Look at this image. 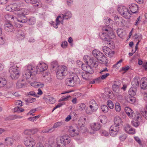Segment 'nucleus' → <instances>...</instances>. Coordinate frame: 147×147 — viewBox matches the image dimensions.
<instances>
[{
	"instance_id": "f257e3e1",
	"label": "nucleus",
	"mask_w": 147,
	"mask_h": 147,
	"mask_svg": "<svg viewBox=\"0 0 147 147\" xmlns=\"http://www.w3.org/2000/svg\"><path fill=\"white\" fill-rule=\"evenodd\" d=\"M47 68V65L44 63H40L36 67L32 64H28L24 67L23 77L24 79H27L31 76L42 72Z\"/></svg>"
},
{
	"instance_id": "f03ea898",
	"label": "nucleus",
	"mask_w": 147,
	"mask_h": 147,
	"mask_svg": "<svg viewBox=\"0 0 147 147\" xmlns=\"http://www.w3.org/2000/svg\"><path fill=\"white\" fill-rule=\"evenodd\" d=\"M51 67L57 71L56 73V76L58 79H63L68 74L67 68L65 66H58L56 61H54L51 63Z\"/></svg>"
},
{
	"instance_id": "7ed1b4c3",
	"label": "nucleus",
	"mask_w": 147,
	"mask_h": 147,
	"mask_svg": "<svg viewBox=\"0 0 147 147\" xmlns=\"http://www.w3.org/2000/svg\"><path fill=\"white\" fill-rule=\"evenodd\" d=\"M102 30L103 32L101 34H100V38L105 42H109V43L106 42L107 44H111V43L110 42L111 39L115 37L114 33L112 31L111 28L108 27H103Z\"/></svg>"
},
{
	"instance_id": "20e7f679",
	"label": "nucleus",
	"mask_w": 147,
	"mask_h": 147,
	"mask_svg": "<svg viewBox=\"0 0 147 147\" xmlns=\"http://www.w3.org/2000/svg\"><path fill=\"white\" fill-rule=\"evenodd\" d=\"M18 9L16 10L15 13L17 14L18 18L17 19V20L18 22L24 23L27 21V18L25 15L28 14L29 11L26 9L22 8L18 6Z\"/></svg>"
},
{
	"instance_id": "39448f33",
	"label": "nucleus",
	"mask_w": 147,
	"mask_h": 147,
	"mask_svg": "<svg viewBox=\"0 0 147 147\" xmlns=\"http://www.w3.org/2000/svg\"><path fill=\"white\" fill-rule=\"evenodd\" d=\"M70 140V138L68 135H63L60 138L59 141L57 142V146L65 147V146L69 143Z\"/></svg>"
},
{
	"instance_id": "423d86ee",
	"label": "nucleus",
	"mask_w": 147,
	"mask_h": 147,
	"mask_svg": "<svg viewBox=\"0 0 147 147\" xmlns=\"http://www.w3.org/2000/svg\"><path fill=\"white\" fill-rule=\"evenodd\" d=\"M72 74L75 76L67 79L65 81L66 84L69 86H73L74 85V83L78 84L80 83V80L78 78V76L74 73Z\"/></svg>"
},
{
	"instance_id": "0eeeda50",
	"label": "nucleus",
	"mask_w": 147,
	"mask_h": 147,
	"mask_svg": "<svg viewBox=\"0 0 147 147\" xmlns=\"http://www.w3.org/2000/svg\"><path fill=\"white\" fill-rule=\"evenodd\" d=\"M9 72L11 78L13 80H16L19 77L20 74L18 68L15 66L10 67L9 69Z\"/></svg>"
},
{
	"instance_id": "6e6552de",
	"label": "nucleus",
	"mask_w": 147,
	"mask_h": 147,
	"mask_svg": "<svg viewBox=\"0 0 147 147\" xmlns=\"http://www.w3.org/2000/svg\"><path fill=\"white\" fill-rule=\"evenodd\" d=\"M86 119L84 117H80L78 121V127L80 128L79 131L83 130L82 132H84L87 131V129L85 126V123L86 121Z\"/></svg>"
},
{
	"instance_id": "1a4fd4ad",
	"label": "nucleus",
	"mask_w": 147,
	"mask_h": 147,
	"mask_svg": "<svg viewBox=\"0 0 147 147\" xmlns=\"http://www.w3.org/2000/svg\"><path fill=\"white\" fill-rule=\"evenodd\" d=\"M24 143L27 147H33L35 144L34 139L30 137L25 138Z\"/></svg>"
},
{
	"instance_id": "9d476101",
	"label": "nucleus",
	"mask_w": 147,
	"mask_h": 147,
	"mask_svg": "<svg viewBox=\"0 0 147 147\" xmlns=\"http://www.w3.org/2000/svg\"><path fill=\"white\" fill-rule=\"evenodd\" d=\"M119 131V126L114 124L110 127L109 132L111 136H115Z\"/></svg>"
},
{
	"instance_id": "9b49d317",
	"label": "nucleus",
	"mask_w": 147,
	"mask_h": 147,
	"mask_svg": "<svg viewBox=\"0 0 147 147\" xmlns=\"http://www.w3.org/2000/svg\"><path fill=\"white\" fill-rule=\"evenodd\" d=\"M103 52L108 57H112L114 55L115 52L112 51L110 49L106 46L103 47L102 48Z\"/></svg>"
},
{
	"instance_id": "f8f14e48",
	"label": "nucleus",
	"mask_w": 147,
	"mask_h": 147,
	"mask_svg": "<svg viewBox=\"0 0 147 147\" xmlns=\"http://www.w3.org/2000/svg\"><path fill=\"white\" fill-rule=\"evenodd\" d=\"M14 32L16 34V37L18 40H21L24 39L25 37V34L24 32L20 30H15Z\"/></svg>"
},
{
	"instance_id": "ddd939ff",
	"label": "nucleus",
	"mask_w": 147,
	"mask_h": 147,
	"mask_svg": "<svg viewBox=\"0 0 147 147\" xmlns=\"http://www.w3.org/2000/svg\"><path fill=\"white\" fill-rule=\"evenodd\" d=\"M82 69L87 73L92 74L94 73V70L90 66L88 65L82 64Z\"/></svg>"
},
{
	"instance_id": "4468645a",
	"label": "nucleus",
	"mask_w": 147,
	"mask_h": 147,
	"mask_svg": "<svg viewBox=\"0 0 147 147\" xmlns=\"http://www.w3.org/2000/svg\"><path fill=\"white\" fill-rule=\"evenodd\" d=\"M5 30L8 32H14L15 31L14 27L10 23L5 24L4 25Z\"/></svg>"
},
{
	"instance_id": "2eb2a0df",
	"label": "nucleus",
	"mask_w": 147,
	"mask_h": 147,
	"mask_svg": "<svg viewBox=\"0 0 147 147\" xmlns=\"http://www.w3.org/2000/svg\"><path fill=\"white\" fill-rule=\"evenodd\" d=\"M129 8L130 9V12L131 14L135 13L138 12V5L136 4H131L129 5Z\"/></svg>"
},
{
	"instance_id": "dca6fc26",
	"label": "nucleus",
	"mask_w": 147,
	"mask_h": 147,
	"mask_svg": "<svg viewBox=\"0 0 147 147\" xmlns=\"http://www.w3.org/2000/svg\"><path fill=\"white\" fill-rule=\"evenodd\" d=\"M90 109L96 111L98 109V105L94 100H91L89 102Z\"/></svg>"
},
{
	"instance_id": "f3484780",
	"label": "nucleus",
	"mask_w": 147,
	"mask_h": 147,
	"mask_svg": "<svg viewBox=\"0 0 147 147\" xmlns=\"http://www.w3.org/2000/svg\"><path fill=\"white\" fill-rule=\"evenodd\" d=\"M79 131L76 130L73 127L71 126L69 129V135L71 136H75L79 134Z\"/></svg>"
},
{
	"instance_id": "a211bd4d",
	"label": "nucleus",
	"mask_w": 147,
	"mask_h": 147,
	"mask_svg": "<svg viewBox=\"0 0 147 147\" xmlns=\"http://www.w3.org/2000/svg\"><path fill=\"white\" fill-rule=\"evenodd\" d=\"M120 83L118 81H116L112 86L113 90L115 92L119 93L120 92Z\"/></svg>"
},
{
	"instance_id": "6ab92c4d",
	"label": "nucleus",
	"mask_w": 147,
	"mask_h": 147,
	"mask_svg": "<svg viewBox=\"0 0 147 147\" xmlns=\"http://www.w3.org/2000/svg\"><path fill=\"white\" fill-rule=\"evenodd\" d=\"M93 56L98 60L101 57L103 56V54L100 51L96 49L94 50L92 52Z\"/></svg>"
},
{
	"instance_id": "aec40b11",
	"label": "nucleus",
	"mask_w": 147,
	"mask_h": 147,
	"mask_svg": "<svg viewBox=\"0 0 147 147\" xmlns=\"http://www.w3.org/2000/svg\"><path fill=\"white\" fill-rule=\"evenodd\" d=\"M18 5L16 4H15L13 5H9L6 7V9L9 11H14L15 12H16V10H17V9Z\"/></svg>"
},
{
	"instance_id": "412c9836",
	"label": "nucleus",
	"mask_w": 147,
	"mask_h": 147,
	"mask_svg": "<svg viewBox=\"0 0 147 147\" xmlns=\"http://www.w3.org/2000/svg\"><path fill=\"white\" fill-rule=\"evenodd\" d=\"M43 80L45 82H50L51 81V79L50 74L49 72H47L42 75Z\"/></svg>"
},
{
	"instance_id": "4be33fe9",
	"label": "nucleus",
	"mask_w": 147,
	"mask_h": 147,
	"mask_svg": "<svg viewBox=\"0 0 147 147\" xmlns=\"http://www.w3.org/2000/svg\"><path fill=\"white\" fill-rule=\"evenodd\" d=\"M64 123L62 121H58L55 123L53 127L49 129V131H54V129L56 128L59 127H60L63 125H64Z\"/></svg>"
},
{
	"instance_id": "5701e85b",
	"label": "nucleus",
	"mask_w": 147,
	"mask_h": 147,
	"mask_svg": "<svg viewBox=\"0 0 147 147\" xmlns=\"http://www.w3.org/2000/svg\"><path fill=\"white\" fill-rule=\"evenodd\" d=\"M140 78L138 77H136L134 79V80L131 83L133 87L136 88H137V87L139 86V82L140 81Z\"/></svg>"
},
{
	"instance_id": "b1692460",
	"label": "nucleus",
	"mask_w": 147,
	"mask_h": 147,
	"mask_svg": "<svg viewBox=\"0 0 147 147\" xmlns=\"http://www.w3.org/2000/svg\"><path fill=\"white\" fill-rule=\"evenodd\" d=\"M114 124L119 126L122 125L123 121L121 118L119 116L115 117L114 120Z\"/></svg>"
},
{
	"instance_id": "393cba45",
	"label": "nucleus",
	"mask_w": 147,
	"mask_h": 147,
	"mask_svg": "<svg viewBox=\"0 0 147 147\" xmlns=\"http://www.w3.org/2000/svg\"><path fill=\"white\" fill-rule=\"evenodd\" d=\"M88 63L92 65L95 67H96L98 65V61H96V59L93 57L90 58Z\"/></svg>"
},
{
	"instance_id": "a878e982",
	"label": "nucleus",
	"mask_w": 147,
	"mask_h": 147,
	"mask_svg": "<svg viewBox=\"0 0 147 147\" xmlns=\"http://www.w3.org/2000/svg\"><path fill=\"white\" fill-rule=\"evenodd\" d=\"M14 142V140L11 137H7L5 140V144L7 146H11Z\"/></svg>"
},
{
	"instance_id": "bb28decb",
	"label": "nucleus",
	"mask_w": 147,
	"mask_h": 147,
	"mask_svg": "<svg viewBox=\"0 0 147 147\" xmlns=\"http://www.w3.org/2000/svg\"><path fill=\"white\" fill-rule=\"evenodd\" d=\"M125 111L126 113L127 114L128 116L130 118L133 117L134 112L133 110L129 107H126L125 108Z\"/></svg>"
},
{
	"instance_id": "cd10ccee",
	"label": "nucleus",
	"mask_w": 147,
	"mask_h": 147,
	"mask_svg": "<svg viewBox=\"0 0 147 147\" xmlns=\"http://www.w3.org/2000/svg\"><path fill=\"white\" fill-rule=\"evenodd\" d=\"M63 14H62V16L63 18L65 20L69 19L71 18L72 14L71 12L68 11L66 10L65 12H63Z\"/></svg>"
},
{
	"instance_id": "c85d7f7f",
	"label": "nucleus",
	"mask_w": 147,
	"mask_h": 147,
	"mask_svg": "<svg viewBox=\"0 0 147 147\" xmlns=\"http://www.w3.org/2000/svg\"><path fill=\"white\" fill-rule=\"evenodd\" d=\"M98 122H99V121H100L101 123L104 124H105L107 121V117L104 115L99 116L98 118Z\"/></svg>"
},
{
	"instance_id": "c756f323",
	"label": "nucleus",
	"mask_w": 147,
	"mask_h": 147,
	"mask_svg": "<svg viewBox=\"0 0 147 147\" xmlns=\"http://www.w3.org/2000/svg\"><path fill=\"white\" fill-rule=\"evenodd\" d=\"M31 85L35 88H40L43 87L44 85L43 83L34 82L31 83Z\"/></svg>"
},
{
	"instance_id": "7c9ffc66",
	"label": "nucleus",
	"mask_w": 147,
	"mask_h": 147,
	"mask_svg": "<svg viewBox=\"0 0 147 147\" xmlns=\"http://www.w3.org/2000/svg\"><path fill=\"white\" fill-rule=\"evenodd\" d=\"M145 80H146V78H142L140 80V82L142 83L140 85V87L142 89H145L147 88V82L144 81Z\"/></svg>"
},
{
	"instance_id": "2f4dec72",
	"label": "nucleus",
	"mask_w": 147,
	"mask_h": 147,
	"mask_svg": "<svg viewBox=\"0 0 147 147\" xmlns=\"http://www.w3.org/2000/svg\"><path fill=\"white\" fill-rule=\"evenodd\" d=\"M104 22L105 23V24L106 25L105 27H108L110 28H112L111 25L113 24V21L110 18L105 20Z\"/></svg>"
},
{
	"instance_id": "473e14b6",
	"label": "nucleus",
	"mask_w": 147,
	"mask_h": 147,
	"mask_svg": "<svg viewBox=\"0 0 147 147\" xmlns=\"http://www.w3.org/2000/svg\"><path fill=\"white\" fill-rule=\"evenodd\" d=\"M131 13L130 11H129L128 9H125L124 14H123L122 16L125 18L129 19L131 17Z\"/></svg>"
},
{
	"instance_id": "72a5a7b5",
	"label": "nucleus",
	"mask_w": 147,
	"mask_h": 147,
	"mask_svg": "<svg viewBox=\"0 0 147 147\" xmlns=\"http://www.w3.org/2000/svg\"><path fill=\"white\" fill-rule=\"evenodd\" d=\"M125 130L126 132L130 134H134L135 133V129L130 128V126L129 125L125 127Z\"/></svg>"
},
{
	"instance_id": "f704fd0d",
	"label": "nucleus",
	"mask_w": 147,
	"mask_h": 147,
	"mask_svg": "<svg viewBox=\"0 0 147 147\" xmlns=\"http://www.w3.org/2000/svg\"><path fill=\"white\" fill-rule=\"evenodd\" d=\"M98 122L97 123H94L91 125V128L95 131H97L100 129V124Z\"/></svg>"
},
{
	"instance_id": "c9c22d12",
	"label": "nucleus",
	"mask_w": 147,
	"mask_h": 147,
	"mask_svg": "<svg viewBox=\"0 0 147 147\" xmlns=\"http://www.w3.org/2000/svg\"><path fill=\"white\" fill-rule=\"evenodd\" d=\"M102 76L96 79V82L98 83L100 81V80H104L108 76H109V73H106L104 74H101Z\"/></svg>"
},
{
	"instance_id": "e433bc0d",
	"label": "nucleus",
	"mask_w": 147,
	"mask_h": 147,
	"mask_svg": "<svg viewBox=\"0 0 147 147\" xmlns=\"http://www.w3.org/2000/svg\"><path fill=\"white\" fill-rule=\"evenodd\" d=\"M102 64H106L108 63V60L107 57L104 55L103 56L101 57L98 60Z\"/></svg>"
},
{
	"instance_id": "4c0bfd02",
	"label": "nucleus",
	"mask_w": 147,
	"mask_h": 147,
	"mask_svg": "<svg viewBox=\"0 0 147 147\" xmlns=\"http://www.w3.org/2000/svg\"><path fill=\"white\" fill-rule=\"evenodd\" d=\"M136 90L137 88L136 87H131L129 91V94L132 96H134L136 95Z\"/></svg>"
},
{
	"instance_id": "58836bf2",
	"label": "nucleus",
	"mask_w": 147,
	"mask_h": 147,
	"mask_svg": "<svg viewBox=\"0 0 147 147\" xmlns=\"http://www.w3.org/2000/svg\"><path fill=\"white\" fill-rule=\"evenodd\" d=\"M7 80L4 78L0 77V88L4 87L7 84Z\"/></svg>"
},
{
	"instance_id": "ea45409f",
	"label": "nucleus",
	"mask_w": 147,
	"mask_h": 147,
	"mask_svg": "<svg viewBox=\"0 0 147 147\" xmlns=\"http://www.w3.org/2000/svg\"><path fill=\"white\" fill-rule=\"evenodd\" d=\"M45 99L47 102L50 104H53L55 102V99L53 97L49 96L45 98Z\"/></svg>"
},
{
	"instance_id": "a19ab883",
	"label": "nucleus",
	"mask_w": 147,
	"mask_h": 147,
	"mask_svg": "<svg viewBox=\"0 0 147 147\" xmlns=\"http://www.w3.org/2000/svg\"><path fill=\"white\" fill-rule=\"evenodd\" d=\"M0 35V45H3L4 44L6 40V36L4 34Z\"/></svg>"
},
{
	"instance_id": "79ce46f5",
	"label": "nucleus",
	"mask_w": 147,
	"mask_h": 147,
	"mask_svg": "<svg viewBox=\"0 0 147 147\" xmlns=\"http://www.w3.org/2000/svg\"><path fill=\"white\" fill-rule=\"evenodd\" d=\"M127 8L125 6H121L118 7V11L119 13L122 16L125 12V10L127 9Z\"/></svg>"
},
{
	"instance_id": "37998d69",
	"label": "nucleus",
	"mask_w": 147,
	"mask_h": 147,
	"mask_svg": "<svg viewBox=\"0 0 147 147\" xmlns=\"http://www.w3.org/2000/svg\"><path fill=\"white\" fill-rule=\"evenodd\" d=\"M23 80H22L21 81H18L16 84V88H23L24 86V84L22 82L23 81Z\"/></svg>"
},
{
	"instance_id": "c03bdc74",
	"label": "nucleus",
	"mask_w": 147,
	"mask_h": 147,
	"mask_svg": "<svg viewBox=\"0 0 147 147\" xmlns=\"http://www.w3.org/2000/svg\"><path fill=\"white\" fill-rule=\"evenodd\" d=\"M86 105L84 103H81L79 104L78 106V109L80 111H82L85 109Z\"/></svg>"
},
{
	"instance_id": "a18cd8bd",
	"label": "nucleus",
	"mask_w": 147,
	"mask_h": 147,
	"mask_svg": "<svg viewBox=\"0 0 147 147\" xmlns=\"http://www.w3.org/2000/svg\"><path fill=\"white\" fill-rule=\"evenodd\" d=\"M5 19L9 21H11L14 18L13 16L11 15L6 14L4 16Z\"/></svg>"
},
{
	"instance_id": "49530a36",
	"label": "nucleus",
	"mask_w": 147,
	"mask_h": 147,
	"mask_svg": "<svg viewBox=\"0 0 147 147\" xmlns=\"http://www.w3.org/2000/svg\"><path fill=\"white\" fill-rule=\"evenodd\" d=\"M101 109L103 112L106 113L108 111V108L107 106L105 105H103L101 106Z\"/></svg>"
},
{
	"instance_id": "de8ad7c7",
	"label": "nucleus",
	"mask_w": 147,
	"mask_h": 147,
	"mask_svg": "<svg viewBox=\"0 0 147 147\" xmlns=\"http://www.w3.org/2000/svg\"><path fill=\"white\" fill-rule=\"evenodd\" d=\"M36 22L35 19L34 17H32L29 19L28 23L29 24L32 25L35 24Z\"/></svg>"
},
{
	"instance_id": "09e8293b",
	"label": "nucleus",
	"mask_w": 147,
	"mask_h": 147,
	"mask_svg": "<svg viewBox=\"0 0 147 147\" xmlns=\"http://www.w3.org/2000/svg\"><path fill=\"white\" fill-rule=\"evenodd\" d=\"M87 73L86 72H82L79 73V74L84 79L87 80L88 79V76Z\"/></svg>"
},
{
	"instance_id": "8fccbe9b",
	"label": "nucleus",
	"mask_w": 147,
	"mask_h": 147,
	"mask_svg": "<svg viewBox=\"0 0 147 147\" xmlns=\"http://www.w3.org/2000/svg\"><path fill=\"white\" fill-rule=\"evenodd\" d=\"M127 134H122L119 137V139L120 141H123L127 138Z\"/></svg>"
},
{
	"instance_id": "3c124183",
	"label": "nucleus",
	"mask_w": 147,
	"mask_h": 147,
	"mask_svg": "<svg viewBox=\"0 0 147 147\" xmlns=\"http://www.w3.org/2000/svg\"><path fill=\"white\" fill-rule=\"evenodd\" d=\"M107 105L111 109H112L113 108L114 105L111 100H108L107 102Z\"/></svg>"
},
{
	"instance_id": "603ef678",
	"label": "nucleus",
	"mask_w": 147,
	"mask_h": 147,
	"mask_svg": "<svg viewBox=\"0 0 147 147\" xmlns=\"http://www.w3.org/2000/svg\"><path fill=\"white\" fill-rule=\"evenodd\" d=\"M36 99L34 98H29L27 99H26L25 101L26 102L32 103L35 101Z\"/></svg>"
},
{
	"instance_id": "864d4df0",
	"label": "nucleus",
	"mask_w": 147,
	"mask_h": 147,
	"mask_svg": "<svg viewBox=\"0 0 147 147\" xmlns=\"http://www.w3.org/2000/svg\"><path fill=\"white\" fill-rule=\"evenodd\" d=\"M123 60L121 59L118 61L113 66L114 67L117 69L119 68L121 66V63L122 62Z\"/></svg>"
},
{
	"instance_id": "5fc2aeb1",
	"label": "nucleus",
	"mask_w": 147,
	"mask_h": 147,
	"mask_svg": "<svg viewBox=\"0 0 147 147\" xmlns=\"http://www.w3.org/2000/svg\"><path fill=\"white\" fill-rule=\"evenodd\" d=\"M108 71V70L107 67H105L101 69L100 72V74H105L107 73Z\"/></svg>"
},
{
	"instance_id": "6e6d98bb",
	"label": "nucleus",
	"mask_w": 147,
	"mask_h": 147,
	"mask_svg": "<svg viewBox=\"0 0 147 147\" xmlns=\"http://www.w3.org/2000/svg\"><path fill=\"white\" fill-rule=\"evenodd\" d=\"M132 125L134 126L137 127L139 124V122L137 120L132 121L131 122Z\"/></svg>"
},
{
	"instance_id": "4d7b16f0",
	"label": "nucleus",
	"mask_w": 147,
	"mask_h": 147,
	"mask_svg": "<svg viewBox=\"0 0 147 147\" xmlns=\"http://www.w3.org/2000/svg\"><path fill=\"white\" fill-rule=\"evenodd\" d=\"M39 116L38 115L32 117H30L28 118V119L30 121H34L36 120L38 118H39Z\"/></svg>"
},
{
	"instance_id": "13d9d810",
	"label": "nucleus",
	"mask_w": 147,
	"mask_h": 147,
	"mask_svg": "<svg viewBox=\"0 0 147 147\" xmlns=\"http://www.w3.org/2000/svg\"><path fill=\"white\" fill-rule=\"evenodd\" d=\"M127 101L128 102L131 103H133L135 102V99L134 97H131L128 98Z\"/></svg>"
},
{
	"instance_id": "bf43d9fd",
	"label": "nucleus",
	"mask_w": 147,
	"mask_h": 147,
	"mask_svg": "<svg viewBox=\"0 0 147 147\" xmlns=\"http://www.w3.org/2000/svg\"><path fill=\"white\" fill-rule=\"evenodd\" d=\"M115 109L117 112H119L121 110V107L119 103H116L115 106Z\"/></svg>"
},
{
	"instance_id": "052dcab7",
	"label": "nucleus",
	"mask_w": 147,
	"mask_h": 147,
	"mask_svg": "<svg viewBox=\"0 0 147 147\" xmlns=\"http://www.w3.org/2000/svg\"><path fill=\"white\" fill-rule=\"evenodd\" d=\"M86 113L88 114H91L93 112H95L94 111L90 109V107L86 108Z\"/></svg>"
},
{
	"instance_id": "680f3d73",
	"label": "nucleus",
	"mask_w": 147,
	"mask_h": 147,
	"mask_svg": "<svg viewBox=\"0 0 147 147\" xmlns=\"http://www.w3.org/2000/svg\"><path fill=\"white\" fill-rule=\"evenodd\" d=\"M34 6L35 7H41L42 6L41 2L39 0V1H37V2H36Z\"/></svg>"
},
{
	"instance_id": "e2e57ef3",
	"label": "nucleus",
	"mask_w": 147,
	"mask_h": 147,
	"mask_svg": "<svg viewBox=\"0 0 147 147\" xmlns=\"http://www.w3.org/2000/svg\"><path fill=\"white\" fill-rule=\"evenodd\" d=\"M70 96H64L62 97L59 100V101H66L67 100L69 97H70Z\"/></svg>"
},
{
	"instance_id": "0e129e2a",
	"label": "nucleus",
	"mask_w": 147,
	"mask_h": 147,
	"mask_svg": "<svg viewBox=\"0 0 147 147\" xmlns=\"http://www.w3.org/2000/svg\"><path fill=\"white\" fill-rule=\"evenodd\" d=\"M100 133L102 136H107L109 135L108 132L105 130H102L100 131Z\"/></svg>"
},
{
	"instance_id": "69168bd1",
	"label": "nucleus",
	"mask_w": 147,
	"mask_h": 147,
	"mask_svg": "<svg viewBox=\"0 0 147 147\" xmlns=\"http://www.w3.org/2000/svg\"><path fill=\"white\" fill-rule=\"evenodd\" d=\"M67 42L66 41H64L62 42L61 45V47L63 48H65L67 46Z\"/></svg>"
},
{
	"instance_id": "338daca9",
	"label": "nucleus",
	"mask_w": 147,
	"mask_h": 147,
	"mask_svg": "<svg viewBox=\"0 0 147 147\" xmlns=\"http://www.w3.org/2000/svg\"><path fill=\"white\" fill-rule=\"evenodd\" d=\"M135 140L140 144V145L142 144V142L140 139L138 137H134Z\"/></svg>"
},
{
	"instance_id": "774afa93",
	"label": "nucleus",
	"mask_w": 147,
	"mask_h": 147,
	"mask_svg": "<svg viewBox=\"0 0 147 147\" xmlns=\"http://www.w3.org/2000/svg\"><path fill=\"white\" fill-rule=\"evenodd\" d=\"M142 115L146 119H147V111H144L142 112Z\"/></svg>"
}]
</instances>
